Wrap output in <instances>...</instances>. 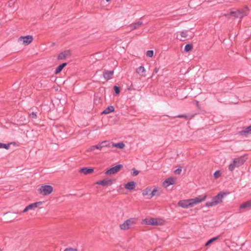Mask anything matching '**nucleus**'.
<instances>
[{
  "mask_svg": "<svg viewBox=\"0 0 251 251\" xmlns=\"http://www.w3.org/2000/svg\"><path fill=\"white\" fill-rule=\"evenodd\" d=\"M227 195L226 192H221L216 196L212 198L211 201H207L205 203V206L207 207L215 206L223 201V199Z\"/></svg>",
  "mask_w": 251,
  "mask_h": 251,
  "instance_id": "obj_1",
  "label": "nucleus"
},
{
  "mask_svg": "<svg viewBox=\"0 0 251 251\" xmlns=\"http://www.w3.org/2000/svg\"><path fill=\"white\" fill-rule=\"evenodd\" d=\"M142 223L146 225L161 226L165 224L166 221L161 218H149L143 219Z\"/></svg>",
  "mask_w": 251,
  "mask_h": 251,
  "instance_id": "obj_2",
  "label": "nucleus"
},
{
  "mask_svg": "<svg viewBox=\"0 0 251 251\" xmlns=\"http://www.w3.org/2000/svg\"><path fill=\"white\" fill-rule=\"evenodd\" d=\"M246 160L244 157H240L234 158L232 163H230L228 166V169L230 171L232 172L236 167H239L242 165Z\"/></svg>",
  "mask_w": 251,
  "mask_h": 251,
  "instance_id": "obj_3",
  "label": "nucleus"
},
{
  "mask_svg": "<svg viewBox=\"0 0 251 251\" xmlns=\"http://www.w3.org/2000/svg\"><path fill=\"white\" fill-rule=\"evenodd\" d=\"M135 224V219L129 218L125 221L120 225V228L122 230H127L130 229Z\"/></svg>",
  "mask_w": 251,
  "mask_h": 251,
  "instance_id": "obj_4",
  "label": "nucleus"
},
{
  "mask_svg": "<svg viewBox=\"0 0 251 251\" xmlns=\"http://www.w3.org/2000/svg\"><path fill=\"white\" fill-rule=\"evenodd\" d=\"M53 187L50 185H42L38 190L39 194L43 196L49 195L53 192Z\"/></svg>",
  "mask_w": 251,
  "mask_h": 251,
  "instance_id": "obj_5",
  "label": "nucleus"
},
{
  "mask_svg": "<svg viewBox=\"0 0 251 251\" xmlns=\"http://www.w3.org/2000/svg\"><path fill=\"white\" fill-rule=\"evenodd\" d=\"M206 198L207 195L205 194L204 195L199 196L192 199H189L190 207H193L195 205L204 201L206 200Z\"/></svg>",
  "mask_w": 251,
  "mask_h": 251,
  "instance_id": "obj_6",
  "label": "nucleus"
},
{
  "mask_svg": "<svg viewBox=\"0 0 251 251\" xmlns=\"http://www.w3.org/2000/svg\"><path fill=\"white\" fill-rule=\"evenodd\" d=\"M33 40V38L31 35H26L25 36H21L18 39V42L20 45L23 46H27L30 44Z\"/></svg>",
  "mask_w": 251,
  "mask_h": 251,
  "instance_id": "obj_7",
  "label": "nucleus"
},
{
  "mask_svg": "<svg viewBox=\"0 0 251 251\" xmlns=\"http://www.w3.org/2000/svg\"><path fill=\"white\" fill-rule=\"evenodd\" d=\"M123 166L121 164H119L116 165L108 170H107L105 172V174L106 175H111L117 173L119 172L122 168Z\"/></svg>",
  "mask_w": 251,
  "mask_h": 251,
  "instance_id": "obj_8",
  "label": "nucleus"
},
{
  "mask_svg": "<svg viewBox=\"0 0 251 251\" xmlns=\"http://www.w3.org/2000/svg\"><path fill=\"white\" fill-rule=\"evenodd\" d=\"M43 204V202L41 201L31 203L25 208L23 211V212L25 213L28 210L34 209L35 208L41 206Z\"/></svg>",
  "mask_w": 251,
  "mask_h": 251,
  "instance_id": "obj_9",
  "label": "nucleus"
},
{
  "mask_svg": "<svg viewBox=\"0 0 251 251\" xmlns=\"http://www.w3.org/2000/svg\"><path fill=\"white\" fill-rule=\"evenodd\" d=\"M224 16L228 18L231 17L235 18H240L239 9H230L229 12L225 13Z\"/></svg>",
  "mask_w": 251,
  "mask_h": 251,
  "instance_id": "obj_10",
  "label": "nucleus"
},
{
  "mask_svg": "<svg viewBox=\"0 0 251 251\" xmlns=\"http://www.w3.org/2000/svg\"><path fill=\"white\" fill-rule=\"evenodd\" d=\"M114 182V180L108 178H105L103 180L97 181V184L101 185L103 186H108L111 185Z\"/></svg>",
  "mask_w": 251,
  "mask_h": 251,
  "instance_id": "obj_11",
  "label": "nucleus"
},
{
  "mask_svg": "<svg viewBox=\"0 0 251 251\" xmlns=\"http://www.w3.org/2000/svg\"><path fill=\"white\" fill-rule=\"evenodd\" d=\"M176 179L174 177H170L166 178L162 183L164 187L167 188L170 185H173L175 183Z\"/></svg>",
  "mask_w": 251,
  "mask_h": 251,
  "instance_id": "obj_12",
  "label": "nucleus"
},
{
  "mask_svg": "<svg viewBox=\"0 0 251 251\" xmlns=\"http://www.w3.org/2000/svg\"><path fill=\"white\" fill-rule=\"evenodd\" d=\"M190 204L189 199L181 200L177 203L178 206L184 209L190 208Z\"/></svg>",
  "mask_w": 251,
  "mask_h": 251,
  "instance_id": "obj_13",
  "label": "nucleus"
},
{
  "mask_svg": "<svg viewBox=\"0 0 251 251\" xmlns=\"http://www.w3.org/2000/svg\"><path fill=\"white\" fill-rule=\"evenodd\" d=\"M110 143L108 141H103L100 142L99 144L95 145L96 149L99 151H101L104 147H109Z\"/></svg>",
  "mask_w": 251,
  "mask_h": 251,
  "instance_id": "obj_14",
  "label": "nucleus"
},
{
  "mask_svg": "<svg viewBox=\"0 0 251 251\" xmlns=\"http://www.w3.org/2000/svg\"><path fill=\"white\" fill-rule=\"evenodd\" d=\"M146 72L145 68L143 66H141L136 69V73L141 77H146Z\"/></svg>",
  "mask_w": 251,
  "mask_h": 251,
  "instance_id": "obj_15",
  "label": "nucleus"
},
{
  "mask_svg": "<svg viewBox=\"0 0 251 251\" xmlns=\"http://www.w3.org/2000/svg\"><path fill=\"white\" fill-rule=\"evenodd\" d=\"M71 52L70 50H65L59 53L57 56L58 60L65 59L67 57L70 56Z\"/></svg>",
  "mask_w": 251,
  "mask_h": 251,
  "instance_id": "obj_16",
  "label": "nucleus"
},
{
  "mask_svg": "<svg viewBox=\"0 0 251 251\" xmlns=\"http://www.w3.org/2000/svg\"><path fill=\"white\" fill-rule=\"evenodd\" d=\"M113 74V71L105 70L103 72V76L104 77V78L107 80L111 79L112 78Z\"/></svg>",
  "mask_w": 251,
  "mask_h": 251,
  "instance_id": "obj_17",
  "label": "nucleus"
},
{
  "mask_svg": "<svg viewBox=\"0 0 251 251\" xmlns=\"http://www.w3.org/2000/svg\"><path fill=\"white\" fill-rule=\"evenodd\" d=\"M250 9L248 7L245 6L242 9H239L240 18H242L244 16H247L249 15Z\"/></svg>",
  "mask_w": 251,
  "mask_h": 251,
  "instance_id": "obj_18",
  "label": "nucleus"
},
{
  "mask_svg": "<svg viewBox=\"0 0 251 251\" xmlns=\"http://www.w3.org/2000/svg\"><path fill=\"white\" fill-rule=\"evenodd\" d=\"M143 25V22L141 21H138L137 22L130 24L129 26L131 30H135L139 28Z\"/></svg>",
  "mask_w": 251,
  "mask_h": 251,
  "instance_id": "obj_19",
  "label": "nucleus"
},
{
  "mask_svg": "<svg viewBox=\"0 0 251 251\" xmlns=\"http://www.w3.org/2000/svg\"><path fill=\"white\" fill-rule=\"evenodd\" d=\"M79 172L80 173H82L84 175H87L93 173L94 169L93 168H83L80 169L79 170Z\"/></svg>",
  "mask_w": 251,
  "mask_h": 251,
  "instance_id": "obj_20",
  "label": "nucleus"
},
{
  "mask_svg": "<svg viewBox=\"0 0 251 251\" xmlns=\"http://www.w3.org/2000/svg\"><path fill=\"white\" fill-rule=\"evenodd\" d=\"M240 209L248 210L251 208V200L247 201L240 205Z\"/></svg>",
  "mask_w": 251,
  "mask_h": 251,
  "instance_id": "obj_21",
  "label": "nucleus"
},
{
  "mask_svg": "<svg viewBox=\"0 0 251 251\" xmlns=\"http://www.w3.org/2000/svg\"><path fill=\"white\" fill-rule=\"evenodd\" d=\"M142 194L144 197H148L149 199L151 198V188L150 187L146 188L142 191Z\"/></svg>",
  "mask_w": 251,
  "mask_h": 251,
  "instance_id": "obj_22",
  "label": "nucleus"
},
{
  "mask_svg": "<svg viewBox=\"0 0 251 251\" xmlns=\"http://www.w3.org/2000/svg\"><path fill=\"white\" fill-rule=\"evenodd\" d=\"M135 185L136 183L134 181H130L126 183L125 185V187L126 189L132 190L135 188Z\"/></svg>",
  "mask_w": 251,
  "mask_h": 251,
  "instance_id": "obj_23",
  "label": "nucleus"
},
{
  "mask_svg": "<svg viewBox=\"0 0 251 251\" xmlns=\"http://www.w3.org/2000/svg\"><path fill=\"white\" fill-rule=\"evenodd\" d=\"M160 195V193L159 192V189L157 187H154L152 190H151V198L155 196H159Z\"/></svg>",
  "mask_w": 251,
  "mask_h": 251,
  "instance_id": "obj_24",
  "label": "nucleus"
},
{
  "mask_svg": "<svg viewBox=\"0 0 251 251\" xmlns=\"http://www.w3.org/2000/svg\"><path fill=\"white\" fill-rule=\"evenodd\" d=\"M114 111V108L113 106H108L102 112V114H108Z\"/></svg>",
  "mask_w": 251,
  "mask_h": 251,
  "instance_id": "obj_25",
  "label": "nucleus"
},
{
  "mask_svg": "<svg viewBox=\"0 0 251 251\" xmlns=\"http://www.w3.org/2000/svg\"><path fill=\"white\" fill-rule=\"evenodd\" d=\"M66 63H64L59 65L55 70V74H57L59 73L63 70V69L66 66Z\"/></svg>",
  "mask_w": 251,
  "mask_h": 251,
  "instance_id": "obj_26",
  "label": "nucleus"
},
{
  "mask_svg": "<svg viewBox=\"0 0 251 251\" xmlns=\"http://www.w3.org/2000/svg\"><path fill=\"white\" fill-rule=\"evenodd\" d=\"M240 135L244 136H247L249 134H251L250 129L247 127L245 130H242L239 132Z\"/></svg>",
  "mask_w": 251,
  "mask_h": 251,
  "instance_id": "obj_27",
  "label": "nucleus"
},
{
  "mask_svg": "<svg viewBox=\"0 0 251 251\" xmlns=\"http://www.w3.org/2000/svg\"><path fill=\"white\" fill-rule=\"evenodd\" d=\"M12 144L15 145V143L14 142H10L7 144H5L0 143V149L3 148L6 150H8V149H9V148L10 147V145H12Z\"/></svg>",
  "mask_w": 251,
  "mask_h": 251,
  "instance_id": "obj_28",
  "label": "nucleus"
},
{
  "mask_svg": "<svg viewBox=\"0 0 251 251\" xmlns=\"http://www.w3.org/2000/svg\"><path fill=\"white\" fill-rule=\"evenodd\" d=\"M180 38L177 37V38L180 41H182L183 39H185L187 37V32L186 31H182L180 33Z\"/></svg>",
  "mask_w": 251,
  "mask_h": 251,
  "instance_id": "obj_29",
  "label": "nucleus"
},
{
  "mask_svg": "<svg viewBox=\"0 0 251 251\" xmlns=\"http://www.w3.org/2000/svg\"><path fill=\"white\" fill-rule=\"evenodd\" d=\"M112 146L119 149H123L125 147V145L123 142H120L118 143H113L112 144Z\"/></svg>",
  "mask_w": 251,
  "mask_h": 251,
  "instance_id": "obj_30",
  "label": "nucleus"
},
{
  "mask_svg": "<svg viewBox=\"0 0 251 251\" xmlns=\"http://www.w3.org/2000/svg\"><path fill=\"white\" fill-rule=\"evenodd\" d=\"M218 237H214L210 240H209L205 244V246H208L209 245H210V244L212 243L214 241L217 240L218 239Z\"/></svg>",
  "mask_w": 251,
  "mask_h": 251,
  "instance_id": "obj_31",
  "label": "nucleus"
},
{
  "mask_svg": "<svg viewBox=\"0 0 251 251\" xmlns=\"http://www.w3.org/2000/svg\"><path fill=\"white\" fill-rule=\"evenodd\" d=\"M193 46L191 44H187L184 47V50L185 51H189L192 50Z\"/></svg>",
  "mask_w": 251,
  "mask_h": 251,
  "instance_id": "obj_32",
  "label": "nucleus"
},
{
  "mask_svg": "<svg viewBox=\"0 0 251 251\" xmlns=\"http://www.w3.org/2000/svg\"><path fill=\"white\" fill-rule=\"evenodd\" d=\"M154 52L152 50H148L146 52V55L149 57H152L153 56Z\"/></svg>",
  "mask_w": 251,
  "mask_h": 251,
  "instance_id": "obj_33",
  "label": "nucleus"
},
{
  "mask_svg": "<svg viewBox=\"0 0 251 251\" xmlns=\"http://www.w3.org/2000/svg\"><path fill=\"white\" fill-rule=\"evenodd\" d=\"M96 147H95V146L94 145V146H90L89 148H88L86 150V152H92V151H94L95 150H96Z\"/></svg>",
  "mask_w": 251,
  "mask_h": 251,
  "instance_id": "obj_34",
  "label": "nucleus"
},
{
  "mask_svg": "<svg viewBox=\"0 0 251 251\" xmlns=\"http://www.w3.org/2000/svg\"><path fill=\"white\" fill-rule=\"evenodd\" d=\"M221 176L220 171H216L214 174V176L215 178H217Z\"/></svg>",
  "mask_w": 251,
  "mask_h": 251,
  "instance_id": "obj_35",
  "label": "nucleus"
},
{
  "mask_svg": "<svg viewBox=\"0 0 251 251\" xmlns=\"http://www.w3.org/2000/svg\"><path fill=\"white\" fill-rule=\"evenodd\" d=\"M114 89L115 91V92L116 94H118L120 93V89L119 88L118 86H115L114 87Z\"/></svg>",
  "mask_w": 251,
  "mask_h": 251,
  "instance_id": "obj_36",
  "label": "nucleus"
},
{
  "mask_svg": "<svg viewBox=\"0 0 251 251\" xmlns=\"http://www.w3.org/2000/svg\"><path fill=\"white\" fill-rule=\"evenodd\" d=\"M64 251H78L75 248H66Z\"/></svg>",
  "mask_w": 251,
  "mask_h": 251,
  "instance_id": "obj_37",
  "label": "nucleus"
},
{
  "mask_svg": "<svg viewBox=\"0 0 251 251\" xmlns=\"http://www.w3.org/2000/svg\"><path fill=\"white\" fill-rule=\"evenodd\" d=\"M133 174L132 175L134 176H137L138 174H139V171L135 170V169H133Z\"/></svg>",
  "mask_w": 251,
  "mask_h": 251,
  "instance_id": "obj_38",
  "label": "nucleus"
},
{
  "mask_svg": "<svg viewBox=\"0 0 251 251\" xmlns=\"http://www.w3.org/2000/svg\"><path fill=\"white\" fill-rule=\"evenodd\" d=\"M181 171H182L181 169L178 168V169H176V170H175V173L176 174H177V175H179L181 173Z\"/></svg>",
  "mask_w": 251,
  "mask_h": 251,
  "instance_id": "obj_39",
  "label": "nucleus"
},
{
  "mask_svg": "<svg viewBox=\"0 0 251 251\" xmlns=\"http://www.w3.org/2000/svg\"><path fill=\"white\" fill-rule=\"evenodd\" d=\"M177 117L180 118H186L187 117V116L185 115H181L177 116Z\"/></svg>",
  "mask_w": 251,
  "mask_h": 251,
  "instance_id": "obj_40",
  "label": "nucleus"
},
{
  "mask_svg": "<svg viewBox=\"0 0 251 251\" xmlns=\"http://www.w3.org/2000/svg\"><path fill=\"white\" fill-rule=\"evenodd\" d=\"M158 71H159V69L158 68H154V69L153 70V74L157 73Z\"/></svg>",
  "mask_w": 251,
  "mask_h": 251,
  "instance_id": "obj_41",
  "label": "nucleus"
},
{
  "mask_svg": "<svg viewBox=\"0 0 251 251\" xmlns=\"http://www.w3.org/2000/svg\"><path fill=\"white\" fill-rule=\"evenodd\" d=\"M31 115L32 116V118H35L36 117V114L34 113V112H32L31 114Z\"/></svg>",
  "mask_w": 251,
  "mask_h": 251,
  "instance_id": "obj_42",
  "label": "nucleus"
},
{
  "mask_svg": "<svg viewBox=\"0 0 251 251\" xmlns=\"http://www.w3.org/2000/svg\"><path fill=\"white\" fill-rule=\"evenodd\" d=\"M249 128V129H250V132H251V126H249L248 127Z\"/></svg>",
  "mask_w": 251,
  "mask_h": 251,
  "instance_id": "obj_43",
  "label": "nucleus"
},
{
  "mask_svg": "<svg viewBox=\"0 0 251 251\" xmlns=\"http://www.w3.org/2000/svg\"><path fill=\"white\" fill-rule=\"evenodd\" d=\"M106 0V1H107V2H109V1H110L111 0Z\"/></svg>",
  "mask_w": 251,
  "mask_h": 251,
  "instance_id": "obj_44",
  "label": "nucleus"
}]
</instances>
